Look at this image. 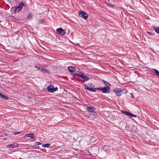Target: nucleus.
I'll list each match as a JSON object with an SVG mask.
<instances>
[{
  "instance_id": "nucleus-28",
  "label": "nucleus",
  "mask_w": 159,
  "mask_h": 159,
  "mask_svg": "<svg viewBox=\"0 0 159 159\" xmlns=\"http://www.w3.org/2000/svg\"><path fill=\"white\" fill-rule=\"evenodd\" d=\"M136 115L132 114L131 117H136Z\"/></svg>"
},
{
  "instance_id": "nucleus-21",
  "label": "nucleus",
  "mask_w": 159,
  "mask_h": 159,
  "mask_svg": "<svg viewBox=\"0 0 159 159\" xmlns=\"http://www.w3.org/2000/svg\"><path fill=\"white\" fill-rule=\"evenodd\" d=\"M38 21V23L39 24L43 22V19H39V20Z\"/></svg>"
},
{
  "instance_id": "nucleus-8",
  "label": "nucleus",
  "mask_w": 159,
  "mask_h": 159,
  "mask_svg": "<svg viewBox=\"0 0 159 159\" xmlns=\"http://www.w3.org/2000/svg\"><path fill=\"white\" fill-rule=\"evenodd\" d=\"M85 88L91 92H96V88L92 89L89 88L88 85L86 84H84Z\"/></svg>"
},
{
  "instance_id": "nucleus-2",
  "label": "nucleus",
  "mask_w": 159,
  "mask_h": 159,
  "mask_svg": "<svg viewBox=\"0 0 159 159\" xmlns=\"http://www.w3.org/2000/svg\"><path fill=\"white\" fill-rule=\"evenodd\" d=\"M74 76L75 77H77L78 78H82L84 81H87L89 80V78L85 75L84 74H74Z\"/></svg>"
},
{
  "instance_id": "nucleus-18",
  "label": "nucleus",
  "mask_w": 159,
  "mask_h": 159,
  "mask_svg": "<svg viewBox=\"0 0 159 159\" xmlns=\"http://www.w3.org/2000/svg\"><path fill=\"white\" fill-rule=\"evenodd\" d=\"M50 145V144L49 143H47L46 144H43L42 145L43 147L48 148Z\"/></svg>"
},
{
  "instance_id": "nucleus-13",
  "label": "nucleus",
  "mask_w": 159,
  "mask_h": 159,
  "mask_svg": "<svg viewBox=\"0 0 159 159\" xmlns=\"http://www.w3.org/2000/svg\"><path fill=\"white\" fill-rule=\"evenodd\" d=\"M68 69L70 72L75 71L76 70V69L73 66L69 67Z\"/></svg>"
},
{
  "instance_id": "nucleus-12",
  "label": "nucleus",
  "mask_w": 159,
  "mask_h": 159,
  "mask_svg": "<svg viewBox=\"0 0 159 159\" xmlns=\"http://www.w3.org/2000/svg\"><path fill=\"white\" fill-rule=\"evenodd\" d=\"M0 96L3 99L8 100L9 99L8 97L5 95L2 94L1 92H0Z\"/></svg>"
},
{
  "instance_id": "nucleus-19",
  "label": "nucleus",
  "mask_w": 159,
  "mask_h": 159,
  "mask_svg": "<svg viewBox=\"0 0 159 159\" xmlns=\"http://www.w3.org/2000/svg\"><path fill=\"white\" fill-rule=\"evenodd\" d=\"M153 70L155 71L156 74L159 76V72L156 69H153Z\"/></svg>"
},
{
  "instance_id": "nucleus-20",
  "label": "nucleus",
  "mask_w": 159,
  "mask_h": 159,
  "mask_svg": "<svg viewBox=\"0 0 159 159\" xmlns=\"http://www.w3.org/2000/svg\"><path fill=\"white\" fill-rule=\"evenodd\" d=\"M121 112L123 113L126 114V115H127L128 114L129 112H128L125 111L124 110H123L121 111Z\"/></svg>"
},
{
  "instance_id": "nucleus-9",
  "label": "nucleus",
  "mask_w": 159,
  "mask_h": 159,
  "mask_svg": "<svg viewBox=\"0 0 159 159\" xmlns=\"http://www.w3.org/2000/svg\"><path fill=\"white\" fill-rule=\"evenodd\" d=\"M102 81L104 84L105 86H106V88H109L110 89V84L108 82L104 80H102Z\"/></svg>"
},
{
  "instance_id": "nucleus-26",
  "label": "nucleus",
  "mask_w": 159,
  "mask_h": 159,
  "mask_svg": "<svg viewBox=\"0 0 159 159\" xmlns=\"http://www.w3.org/2000/svg\"><path fill=\"white\" fill-rule=\"evenodd\" d=\"M35 143L36 145H41V144L39 142H36V143Z\"/></svg>"
},
{
  "instance_id": "nucleus-7",
  "label": "nucleus",
  "mask_w": 159,
  "mask_h": 159,
  "mask_svg": "<svg viewBox=\"0 0 159 159\" xmlns=\"http://www.w3.org/2000/svg\"><path fill=\"white\" fill-rule=\"evenodd\" d=\"M57 33L58 34H62V35H63L66 34V31L62 28H60L57 30Z\"/></svg>"
},
{
  "instance_id": "nucleus-1",
  "label": "nucleus",
  "mask_w": 159,
  "mask_h": 159,
  "mask_svg": "<svg viewBox=\"0 0 159 159\" xmlns=\"http://www.w3.org/2000/svg\"><path fill=\"white\" fill-rule=\"evenodd\" d=\"M113 92L115 93V95L117 96H120L121 95V93H126L127 90L126 89L122 90L120 89L117 88L114 89Z\"/></svg>"
},
{
  "instance_id": "nucleus-27",
  "label": "nucleus",
  "mask_w": 159,
  "mask_h": 159,
  "mask_svg": "<svg viewBox=\"0 0 159 159\" xmlns=\"http://www.w3.org/2000/svg\"><path fill=\"white\" fill-rule=\"evenodd\" d=\"M131 98H133L134 97V96L133 95V93H131Z\"/></svg>"
},
{
  "instance_id": "nucleus-17",
  "label": "nucleus",
  "mask_w": 159,
  "mask_h": 159,
  "mask_svg": "<svg viewBox=\"0 0 159 159\" xmlns=\"http://www.w3.org/2000/svg\"><path fill=\"white\" fill-rule=\"evenodd\" d=\"M32 16L33 14L31 13H30L28 15L27 19L28 20H30L32 18Z\"/></svg>"
},
{
  "instance_id": "nucleus-4",
  "label": "nucleus",
  "mask_w": 159,
  "mask_h": 159,
  "mask_svg": "<svg viewBox=\"0 0 159 159\" xmlns=\"http://www.w3.org/2000/svg\"><path fill=\"white\" fill-rule=\"evenodd\" d=\"M96 90H101L103 93H107L110 92V89L109 88H106V87L103 88L100 87L96 88Z\"/></svg>"
},
{
  "instance_id": "nucleus-3",
  "label": "nucleus",
  "mask_w": 159,
  "mask_h": 159,
  "mask_svg": "<svg viewBox=\"0 0 159 159\" xmlns=\"http://www.w3.org/2000/svg\"><path fill=\"white\" fill-rule=\"evenodd\" d=\"M24 7H26V4H25L23 2H22L18 6L15 7V12H18Z\"/></svg>"
},
{
  "instance_id": "nucleus-23",
  "label": "nucleus",
  "mask_w": 159,
  "mask_h": 159,
  "mask_svg": "<svg viewBox=\"0 0 159 159\" xmlns=\"http://www.w3.org/2000/svg\"><path fill=\"white\" fill-rule=\"evenodd\" d=\"M20 133V132H15L13 133V134L14 135H17V134H19Z\"/></svg>"
},
{
  "instance_id": "nucleus-16",
  "label": "nucleus",
  "mask_w": 159,
  "mask_h": 159,
  "mask_svg": "<svg viewBox=\"0 0 159 159\" xmlns=\"http://www.w3.org/2000/svg\"><path fill=\"white\" fill-rule=\"evenodd\" d=\"M39 69L40 70V71L42 72H45L47 73L49 72L48 70L46 68H39Z\"/></svg>"
},
{
  "instance_id": "nucleus-25",
  "label": "nucleus",
  "mask_w": 159,
  "mask_h": 159,
  "mask_svg": "<svg viewBox=\"0 0 159 159\" xmlns=\"http://www.w3.org/2000/svg\"><path fill=\"white\" fill-rule=\"evenodd\" d=\"M132 114H131L129 112L127 116H128L131 117V116H132Z\"/></svg>"
},
{
  "instance_id": "nucleus-10",
  "label": "nucleus",
  "mask_w": 159,
  "mask_h": 159,
  "mask_svg": "<svg viewBox=\"0 0 159 159\" xmlns=\"http://www.w3.org/2000/svg\"><path fill=\"white\" fill-rule=\"evenodd\" d=\"M18 146L17 143H14L8 145V147L10 148H15Z\"/></svg>"
},
{
  "instance_id": "nucleus-6",
  "label": "nucleus",
  "mask_w": 159,
  "mask_h": 159,
  "mask_svg": "<svg viewBox=\"0 0 159 159\" xmlns=\"http://www.w3.org/2000/svg\"><path fill=\"white\" fill-rule=\"evenodd\" d=\"M79 14L80 17L84 19H86L88 18V15L83 11H79Z\"/></svg>"
},
{
  "instance_id": "nucleus-5",
  "label": "nucleus",
  "mask_w": 159,
  "mask_h": 159,
  "mask_svg": "<svg viewBox=\"0 0 159 159\" xmlns=\"http://www.w3.org/2000/svg\"><path fill=\"white\" fill-rule=\"evenodd\" d=\"M47 89L50 92H53L58 90L57 87L54 88L53 85L51 84L49 86L47 87Z\"/></svg>"
},
{
  "instance_id": "nucleus-24",
  "label": "nucleus",
  "mask_w": 159,
  "mask_h": 159,
  "mask_svg": "<svg viewBox=\"0 0 159 159\" xmlns=\"http://www.w3.org/2000/svg\"><path fill=\"white\" fill-rule=\"evenodd\" d=\"M90 88L93 89V88L94 87V85L92 83H91L90 84Z\"/></svg>"
},
{
  "instance_id": "nucleus-14",
  "label": "nucleus",
  "mask_w": 159,
  "mask_h": 159,
  "mask_svg": "<svg viewBox=\"0 0 159 159\" xmlns=\"http://www.w3.org/2000/svg\"><path fill=\"white\" fill-rule=\"evenodd\" d=\"M95 109V107H87V110L90 112H92Z\"/></svg>"
},
{
  "instance_id": "nucleus-29",
  "label": "nucleus",
  "mask_w": 159,
  "mask_h": 159,
  "mask_svg": "<svg viewBox=\"0 0 159 159\" xmlns=\"http://www.w3.org/2000/svg\"><path fill=\"white\" fill-rule=\"evenodd\" d=\"M34 67H36V68H38V69H39V68H40V67H38V66H34Z\"/></svg>"
},
{
  "instance_id": "nucleus-11",
  "label": "nucleus",
  "mask_w": 159,
  "mask_h": 159,
  "mask_svg": "<svg viewBox=\"0 0 159 159\" xmlns=\"http://www.w3.org/2000/svg\"><path fill=\"white\" fill-rule=\"evenodd\" d=\"M25 136L30 137L31 139H34V135L33 133L27 134L25 135Z\"/></svg>"
},
{
  "instance_id": "nucleus-15",
  "label": "nucleus",
  "mask_w": 159,
  "mask_h": 159,
  "mask_svg": "<svg viewBox=\"0 0 159 159\" xmlns=\"http://www.w3.org/2000/svg\"><path fill=\"white\" fill-rule=\"evenodd\" d=\"M153 29H154L155 32L159 34V27L157 26H154Z\"/></svg>"
},
{
  "instance_id": "nucleus-22",
  "label": "nucleus",
  "mask_w": 159,
  "mask_h": 159,
  "mask_svg": "<svg viewBox=\"0 0 159 159\" xmlns=\"http://www.w3.org/2000/svg\"><path fill=\"white\" fill-rule=\"evenodd\" d=\"M147 33L149 35L151 36H153L154 35V34L150 32L147 31Z\"/></svg>"
}]
</instances>
